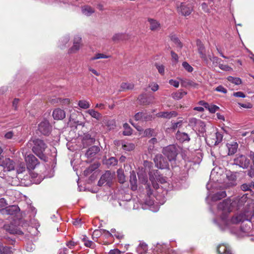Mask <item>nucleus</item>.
I'll use <instances>...</instances> for the list:
<instances>
[{"label":"nucleus","instance_id":"f257e3e1","mask_svg":"<svg viewBox=\"0 0 254 254\" xmlns=\"http://www.w3.org/2000/svg\"><path fill=\"white\" fill-rule=\"evenodd\" d=\"M218 223L228 226L245 220L249 221L254 215V201L245 194L232 201L228 198L218 205Z\"/></svg>","mask_w":254,"mask_h":254},{"label":"nucleus","instance_id":"f03ea898","mask_svg":"<svg viewBox=\"0 0 254 254\" xmlns=\"http://www.w3.org/2000/svg\"><path fill=\"white\" fill-rule=\"evenodd\" d=\"M27 145L30 147L32 146L33 152L41 159H45V156L44 154V152L47 148V145L42 140L35 139L30 140Z\"/></svg>","mask_w":254,"mask_h":254},{"label":"nucleus","instance_id":"7ed1b4c3","mask_svg":"<svg viewBox=\"0 0 254 254\" xmlns=\"http://www.w3.org/2000/svg\"><path fill=\"white\" fill-rule=\"evenodd\" d=\"M163 154L171 161L174 160L177 155V148L174 145H169L163 150Z\"/></svg>","mask_w":254,"mask_h":254},{"label":"nucleus","instance_id":"20e7f679","mask_svg":"<svg viewBox=\"0 0 254 254\" xmlns=\"http://www.w3.org/2000/svg\"><path fill=\"white\" fill-rule=\"evenodd\" d=\"M23 154H24L25 160L27 163V168L29 170H33L35 168L36 165L38 164L37 159L32 154H27L24 153V149L22 152Z\"/></svg>","mask_w":254,"mask_h":254},{"label":"nucleus","instance_id":"39448f33","mask_svg":"<svg viewBox=\"0 0 254 254\" xmlns=\"http://www.w3.org/2000/svg\"><path fill=\"white\" fill-rule=\"evenodd\" d=\"M0 166L3 168L4 171L14 170L15 167L14 162L9 158H0Z\"/></svg>","mask_w":254,"mask_h":254},{"label":"nucleus","instance_id":"423d86ee","mask_svg":"<svg viewBox=\"0 0 254 254\" xmlns=\"http://www.w3.org/2000/svg\"><path fill=\"white\" fill-rule=\"evenodd\" d=\"M114 178V175L110 171H106L100 178L98 182L99 186L108 185L110 186Z\"/></svg>","mask_w":254,"mask_h":254},{"label":"nucleus","instance_id":"0eeeda50","mask_svg":"<svg viewBox=\"0 0 254 254\" xmlns=\"http://www.w3.org/2000/svg\"><path fill=\"white\" fill-rule=\"evenodd\" d=\"M234 164L244 169L247 168L250 165V160L245 156L239 155L234 159Z\"/></svg>","mask_w":254,"mask_h":254},{"label":"nucleus","instance_id":"6e6552de","mask_svg":"<svg viewBox=\"0 0 254 254\" xmlns=\"http://www.w3.org/2000/svg\"><path fill=\"white\" fill-rule=\"evenodd\" d=\"M177 11L184 16L189 15L192 11V7L190 5H186L184 3L177 4Z\"/></svg>","mask_w":254,"mask_h":254},{"label":"nucleus","instance_id":"1a4fd4ad","mask_svg":"<svg viewBox=\"0 0 254 254\" xmlns=\"http://www.w3.org/2000/svg\"><path fill=\"white\" fill-rule=\"evenodd\" d=\"M155 178L153 176H150V181L151 182L152 187L154 189L157 190L159 188L158 184L156 182L155 179L160 184H163L167 183L166 178L158 175L157 173L155 175Z\"/></svg>","mask_w":254,"mask_h":254},{"label":"nucleus","instance_id":"9d476101","mask_svg":"<svg viewBox=\"0 0 254 254\" xmlns=\"http://www.w3.org/2000/svg\"><path fill=\"white\" fill-rule=\"evenodd\" d=\"M39 131L44 135H48L51 131V126L47 120H44L41 122L38 126Z\"/></svg>","mask_w":254,"mask_h":254},{"label":"nucleus","instance_id":"9b49d317","mask_svg":"<svg viewBox=\"0 0 254 254\" xmlns=\"http://www.w3.org/2000/svg\"><path fill=\"white\" fill-rule=\"evenodd\" d=\"M81 46V38L78 36H75L73 40V45L72 47L69 49V53H76L80 49Z\"/></svg>","mask_w":254,"mask_h":254},{"label":"nucleus","instance_id":"f8f14e48","mask_svg":"<svg viewBox=\"0 0 254 254\" xmlns=\"http://www.w3.org/2000/svg\"><path fill=\"white\" fill-rule=\"evenodd\" d=\"M156 165L158 168L164 169L168 167V164L161 155H157L154 159Z\"/></svg>","mask_w":254,"mask_h":254},{"label":"nucleus","instance_id":"ddd939ff","mask_svg":"<svg viewBox=\"0 0 254 254\" xmlns=\"http://www.w3.org/2000/svg\"><path fill=\"white\" fill-rule=\"evenodd\" d=\"M53 117L56 120H63L65 117V113L63 110L57 108L53 111Z\"/></svg>","mask_w":254,"mask_h":254},{"label":"nucleus","instance_id":"4468645a","mask_svg":"<svg viewBox=\"0 0 254 254\" xmlns=\"http://www.w3.org/2000/svg\"><path fill=\"white\" fill-rule=\"evenodd\" d=\"M177 115V112L175 111L161 112L157 114V117L169 119L176 117Z\"/></svg>","mask_w":254,"mask_h":254},{"label":"nucleus","instance_id":"2eb2a0df","mask_svg":"<svg viewBox=\"0 0 254 254\" xmlns=\"http://www.w3.org/2000/svg\"><path fill=\"white\" fill-rule=\"evenodd\" d=\"M82 13L87 16H89L95 12V9L88 5H85L81 7Z\"/></svg>","mask_w":254,"mask_h":254},{"label":"nucleus","instance_id":"dca6fc26","mask_svg":"<svg viewBox=\"0 0 254 254\" xmlns=\"http://www.w3.org/2000/svg\"><path fill=\"white\" fill-rule=\"evenodd\" d=\"M148 22L150 24V29L152 31L158 30L160 27V24L158 21L152 18H148Z\"/></svg>","mask_w":254,"mask_h":254},{"label":"nucleus","instance_id":"f3484780","mask_svg":"<svg viewBox=\"0 0 254 254\" xmlns=\"http://www.w3.org/2000/svg\"><path fill=\"white\" fill-rule=\"evenodd\" d=\"M181 84L182 86L188 87H196L198 84L193 81L188 79H180Z\"/></svg>","mask_w":254,"mask_h":254},{"label":"nucleus","instance_id":"a211bd4d","mask_svg":"<svg viewBox=\"0 0 254 254\" xmlns=\"http://www.w3.org/2000/svg\"><path fill=\"white\" fill-rule=\"evenodd\" d=\"M217 252L220 254H232L230 247L224 244L217 247Z\"/></svg>","mask_w":254,"mask_h":254},{"label":"nucleus","instance_id":"6ab92c4d","mask_svg":"<svg viewBox=\"0 0 254 254\" xmlns=\"http://www.w3.org/2000/svg\"><path fill=\"white\" fill-rule=\"evenodd\" d=\"M197 46L198 47V51L200 56V57L204 60H206V56L205 53V48L201 42L197 40L196 42Z\"/></svg>","mask_w":254,"mask_h":254},{"label":"nucleus","instance_id":"aec40b11","mask_svg":"<svg viewBox=\"0 0 254 254\" xmlns=\"http://www.w3.org/2000/svg\"><path fill=\"white\" fill-rule=\"evenodd\" d=\"M176 137L181 142L189 141L190 140V138L187 133L179 131L176 134Z\"/></svg>","mask_w":254,"mask_h":254},{"label":"nucleus","instance_id":"412c9836","mask_svg":"<svg viewBox=\"0 0 254 254\" xmlns=\"http://www.w3.org/2000/svg\"><path fill=\"white\" fill-rule=\"evenodd\" d=\"M129 182L131 190H136L137 188V179L135 173L133 171L130 174Z\"/></svg>","mask_w":254,"mask_h":254},{"label":"nucleus","instance_id":"4be33fe9","mask_svg":"<svg viewBox=\"0 0 254 254\" xmlns=\"http://www.w3.org/2000/svg\"><path fill=\"white\" fill-rule=\"evenodd\" d=\"M100 151V148L97 146H93L89 148L86 152L87 157H92Z\"/></svg>","mask_w":254,"mask_h":254},{"label":"nucleus","instance_id":"5701e85b","mask_svg":"<svg viewBox=\"0 0 254 254\" xmlns=\"http://www.w3.org/2000/svg\"><path fill=\"white\" fill-rule=\"evenodd\" d=\"M4 229L9 232L10 234L21 235L23 234L21 231L18 230L17 228H15L13 225L10 226L8 225H5Z\"/></svg>","mask_w":254,"mask_h":254},{"label":"nucleus","instance_id":"b1692460","mask_svg":"<svg viewBox=\"0 0 254 254\" xmlns=\"http://www.w3.org/2000/svg\"><path fill=\"white\" fill-rule=\"evenodd\" d=\"M228 154L231 155L234 154L237 150L238 145L236 142H233L231 144H228Z\"/></svg>","mask_w":254,"mask_h":254},{"label":"nucleus","instance_id":"393cba45","mask_svg":"<svg viewBox=\"0 0 254 254\" xmlns=\"http://www.w3.org/2000/svg\"><path fill=\"white\" fill-rule=\"evenodd\" d=\"M148 249L147 245L144 243H140L136 249L138 254H144Z\"/></svg>","mask_w":254,"mask_h":254},{"label":"nucleus","instance_id":"a878e982","mask_svg":"<svg viewBox=\"0 0 254 254\" xmlns=\"http://www.w3.org/2000/svg\"><path fill=\"white\" fill-rule=\"evenodd\" d=\"M226 196V193L225 191L218 192L212 196V200L213 201H217Z\"/></svg>","mask_w":254,"mask_h":254},{"label":"nucleus","instance_id":"bb28decb","mask_svg":"<svg viewBox=\"0 0 254 254\" xmlns=\"http://www.w3.org/2000/svg\"><path fill=\"white\" fill-rule=\"evenodd\" d=\"M86 112L89 114L92 118H94L98 120L101 118L102 116L101 114L93 109L88 110Z\"/></svg>","mask_w":254,"mask_h":254},{"label":"nucleus","instance_id":"cd10ccee","mask_svg":"<svg viewBox=\"0 0 254 254\" xmlns=\"http://www.w3.org/2000/svg\"><path fill=\"white\" fill-rule=\"evenodd\" d=\"M134 84L132 83L123 82L121 84V88L122 91L132 89L134 88Z\"/></svg>","mask_w":254,"mask_h":254},{"label":"nucleus","instance_id":"c85d7f7f","mask_svg":"<svg viewBox=\"0 0 254 254\" xmlns=\"http://www.w3.org/2000/svg\"><path fill=\"white\" fill-rule=\"evenodd\" d=\"M186 94L187 92L186 91L181 90L175 93H173L172 94V97L176 100H179L182 98Z\"/></svg>","mask_w":254,"mask_h":254},{"label":"nucleus","instance_id":"c756f323","mask_svg":"<svg viewBox=\"0 0 254 254\" xmlns=\"http://www.w3.org/2000/svg\"><path fill=\"white\" fill-rule=\"evenodd\" d=\"M240 230L243 233H248L251 230V222H248L246 223H243L241 226Z\"/></svg>","mask_w":254,"mask_h":254},{"label":"nucleus","instance_id":"7c9ffc66","mask_svg":"<svg viewBox=\"0 0 254 254\" xmlns=\"http://www.w3.org/2000/svg\"><path fill=\"white\" fill-rule=\"evenodd\" d=\"M117 175L119 182L121 184L124 183L126 181L124 171L122 169H119L117 171Z\"/></svg>","mask_w":254,"mask_h":254},{"label":"nucleus","instance_id":"2f4dec72","mask_svg":"<svg viewBox=\"0 0 254 254\" xmlns=\"http://www.w3.org/2000/svg\"><path fill=\"white\" fill-rule=\"evenodd\" d=\"M110 57V56L106 55L105 54H104L103 53H97L94 55V56H93L90 60L91 61H94L100 59H108Z\"/></svg>","mask_w":254,"mask_h":254},{"label":"nucleus","instance_id":"473e14b6","mask_svg":"<svg viewBox=\"0 0 254 254\" xmlns=\"http://www.w3.org/2000/svg\"><path fill=\"white\" fill-rule=\"evenodd\" d=\"M134 144L130 142L122 144V148L126 151H129L132 150L134 148Z\"/></svg>","mask_w":254,"mask_h":254},{"label":"nucleus","instance_id":"72a5a7b5","mask_svg":"<svg viewBox=\"0 0 254 254\" xmlns=\"http://www.w3.org/2000/svg\"><path fill=\"white\" fill-rule=\"evenodd\" d=\"M78 106L82 109H87L90 107V103L85 100H81L78 101Z\"/></svg>","mask_w":254,"mask_h":254},{"label":"nucleus","instance_id":"f704fd0d","mask_svg":"<svg viewBox=\"0 0 254 254\" xmlns=\"http://www.w3.org/2000/svg\"><path fill=\"white\" fill-rule=\"evenodd\" d=\"M82 241L86 247L91 248H93L94 247L95 244L93 242L88 240L86 237L84 236L82 239Z\"/></svg>","mask_w":254,"mask_h":254},{"label":"nucleus","instance_id":"c9c22d12","mask_svg":"<svg viewBox=\"0 0 254 254\" xmlns=\"http://www.w3.org/2000/svg\"><path fill=\"white\" fill-rule=\"evenodd\" d=\"M227 79L228 81L235 84L236 85H239L242 83L241 79L238 77L229 76Z\"/></svg>","mask_w":254,"mask_h":254},{"label":"nucleus","instance_id":"e433bc0d","mask_svg":"<svg viewBox=\"0 0 254 254\" xmlns=\"http://www.w3.org/2000/svg\"><path fill=\"white\" fill-rule=\"evenodd\" d=\"M123 127L125 129L123 134L125 135H129L131 134V129L127 124H124Z\"/></svg>","mask_w":254,"mask_h":254},{"label":"nucleus","instance_id":"4c0bfd02","mask_svg":"<svg viewBox=\"0 0 254 254\" xmlns=\"http://www.w3.org/2000/svg\"><path fill=\"white\" fill-rule=\"evenodd\" d=\"M124 38V35L123 34L121 33H117L115 34L113 37H112V40L114 42H118L121 40H123Z\"/></svg>","mask_w":254,"mask_h":254},{"label":"nucleus","instance_id":"58836bf2","mask_svg":"<svg viewBox=\"0 0 254 254\" xmlns=\"http://www.w3.org/2000/svg\"><path fill=\"white\" fill-rule=\"evenodd\" d=\"M25 170V164L23 162H20L17 167V173H22Z\"/></svg>","mask_w":254,"mask_h":254},{"label":"nucleus","instance_id":"ea45409f","mask_svg":"<svg viewBox=\"0 0 254 254\" xmlns=\"http://www.w3.org/2000/svg\"><path fill=\"white\" fill-rule=\"evenodd\" d=\"M182 66L186 70L189 72H192L193 70V67L186 62H184L183 63Z\"/></svg>","mask_w":254,"mask_h":254},{"label":"nucleus","instance_id":"a19ab883","mask_svg":"<svg viewBox=\"0 0 254 254\" xmlns=\"http://www.w3.org/2000/svg\"><path fill=\"white\" fill-rule=\"evenodd\" d=\"M148 87L150 88L151 90L153 92H155L157 91L159 89V85L157 83L155 82H150L149 85Z\"/></svg>","mask_w":254,"mask_h":254},{"label":"nucleus","instance_id":"79ce46f5","mask_svg":"<svg viewBox=\"0 0 254 254\" xmlns=\"http://www.w3.org/2000/svg\"><path fill=\"white\" fill-rule=\"evenodd\" d=\"M171 40L173 42V43L175 44V45L179 48L182 47L181 43L177 37L175 36H172Z\"/></svg>","mask_w":254,"mask_h":254},{"label":"nucleus","instance_id":"37998d69","mask_svg":"<svg viewBox=\"0 0 254 254\" xmlns=\"http://www.w3.org/2000/svg\"><path fill=\"white\" fill-rule=\"evenodd\" d=\"M215 136L216 140L215 142V144L216 145L219 143L222 140L223 135L220 132H217L215 133Z\"/></svg>","mask_w":254,"mask_h":254},{"label":"nucleus","instance_id":"c03bdc74","mask_svg":"<svg viewBox=\"0 0 254 254\" xmlns=\"http://www.w3.org/2000/svg\"><path fill=\"white\" fill-rule=\"evenodd\" d=\"M219 67L221 69L224 70V71H232V68L226 64H220L219 63Z\"/></svg>","mask_w":254,"mask_h":254},{"label":"nucleus","instance_id":"a18cd8bd","mask_svg":"<svg viewBox=\"0 0 254 254\" xmlns=\"http://www.w3.org/2000/svg\"><path fill=\"white\" fill-rule=\"evenodd\" d=\"M152 119V116L146 113H143V116L142 117V121H150Z\"/></svg>","mask_w":254,"mask_h":254},{"label":"nucleus","instance_id":"49530a36","mask_svg":"<svg viewBox=\"0 0 254 254\" xmlns=\"http://www.w3.org/2000/svg\"><path fill=\"white\" fill-rule=\"evenodd\" d=\"M156 67L158 69V72L162 75L164 74L165 67L162 64H156Z\"/></svg>","mask_w":254,"mask_h":254},{"label":"nucleus","instance_id":"de8ad7c7","mask_svg":"<svg viewBox=\"0 0 254 254\" xmlns=\"http://www.w3.org/2000/svg\"><path fill=\"white\" fill-rule=\"evenodd\" d=\"M118 163L117 160L115 157H111L108 160V164L110 165L115 166Z\"/></svg>","mask_w":254,"mask_h":254},{"label":"nucleus","instance_id":"09e8293b","mask_svg":"<svg viewBox=\"0 0 254 254\" xmlns=\"http://www.w3.org/2000/svg\"><path fill=\"white\" fill-rule=\"evenodd\" d=\"M144 135L146 136H151L153 135L154 130L151 128H147L144 131Z\"/></svg>","mask_w":254,"mask_h":254},{"label":"nucleus","instance_id":"8fccbe9b","mask_svg":"<svg viewBox=\"0 0 254 254\" xmlns=\"http://www.w3.org/2000/svg\"><path fill=\"white\" fill-rule=\"evenodd\" d=\"M248 175L251 178L254 177V165H252L250 167V169L248 171Z\"/></svg>","mask_w":254,"mask_h":254},{"label":"nucleus","instance_id":"3c124183","mask_svg":"<svg viewBox=\"0 0 254 254\" xmlns=\"http://www.w3.org/2000/svg\"><path fill=\"white\" fill-rule=\"evenodd\" d=\"M169 83L170 85L174 86L175 87L178 88L179 86V82L177 80L170 79L169 81Z\"/></svg>","mask_w":254,"mask_h":254},{"label":"nucleus","instance_id":"603ef678","mask_svg":"<svg viewBox=\"0 0 254 254\" xmlns=\"http://www.w3.org/2000/svg\"><path fill=\"white\" fill-rule=\"evenodd\" d=\"M219 109V107L216 105H211L209 108V111L211 113H214Z\"/></svg>","mask_w":254,"mask_h":254},{"label":"nucleus","instance_id":"864d4df0","mask_svg":"<svg viewBox=\"0 0 254 254\" xmlns=\"http://www.w3.org/2000/svg\"><path fill=\"white\" fill-rule=\"evenodd\" d=\"M215 90L218 92H222L223 93H227V89L221 85H220V86L217 87L215 89Z\"/></svg>","mask_w":254,"mask_h":254},{"label":"nucleus","instance_id":"5fc2aeb1","mask_svg":"<svg viewBox=\"0 0 254 254\" xmlns=\"http://www.w3.org/2000/svg\"><path fill=\"white\" fill-rule=\"evenodd\" d=\"M143 116V112H139L135 114L134 118L136 121H142Z\"/></svg>","mask_w":254,"mask_h":254},{"label":"nucleus","instance_id":"6e6d98bb","mask_svg":"<svg viewBox=\"0 0 254 254\" xmlns=\"http://www.w3.org/2000/svg\"><path fill=\"white\" fill-rule=\"evenodd\" d=\"M210 61L214 64H219L220 63V59L216 57H209Z\"/></svg>","mask_w":254,"mask_h":254},{"label":"nucleus","instance_id":"4d7b16f0","mask_svg":"<svg viewBox=\"0 0 254 254\" xmlns=\"http://www.w3.org/2000/svg\"><path fill=\"white\" fill-rule=\"evenodd\" d=\"M19 103V99L17 98H15L12 102V108L14 110H17L18 108V104Z\"/></svg>","mask_w":254,"mask_h":254},{"label":"nucleus","instance_id":"13d9d810","mask_svg":"<svg viewBox=\"0 0 254 254\" xmlns=\"http://www.w3.org/2000/svg\"><path fill=\"white\" fill-rule=\"evenodd\" d=\"M0 254H11V253L9 248L6 247L2 248Z\"/></svg>","mask_w":254,"mask_h":254},{"label":"nucleus","instance_id":"bf43d9fd","mask_svg":"<svg viewBox=\"0 0 254 254\" xmlns=\"http://www.w3.org/2000/svg\"><path fill=\"white\" fill-rule=\"evenodd\" d=\"M233 96L237 97L245 98L246 97L244 93L242 92L239 91L237 92H234Z\"/></svg>","mask_w":254,"mask_h":254},{"label":"nucleus","instance_id":"052dcab7","mask_svg":"<svg viewBox=\"0 0 254 254\" xmlns=\"http://www.w3.org/2000/svg\"><path fill=\"white\" fill-rule=\"evenodd\" d=\"M241 188L242 190H243V191H247V190H251L250 188V185H249V184H243L241 186Z\"/></svg>","mask_w":254,"mask_h":254},{"label":"nucleus","instance_id":"680f3d73","mask_svg":"<svg viewBox=\"0 0 254 254\" xmlns=\"http://www.w3.org/2000/svg\"><path fill=\"white\" fill-rule=\"evenodd\" d=\"M171 54L172 59L174 60L176 63H177L178 62L179 59L178 55L173 51H171Z\"/></svg>","mask_w":254,"mask_h":254},{"label":"nucleus","instance_id":"e2e57ef3","mask_svg":"<svg viewBox=\"0 0 254 254\" xmlns=\"http://www.w3.org/2000/svg\"><path fill=\"white\" fill-rule=\"evenodd\" d=\"M182 124V121H180L179 122L172 124V127L175 129L177 128V127L181 126Z\"/></svg>","mask_w":254,"mask_h":254},{"label":"nucleus","instance_id":"0e129e2a","mask_svg":"<svg viewBox=\"0 0 254 254\" xmlns=\"http://www.w3.org/2000/svg\"><path fill=\"white\" fill-rule=\"evenodd\" d=\"M7 205V203L4 198H0V208L4 207Z\"/></svg>","mask_w":254,"mask_h":254},{"label":"nucleus","instance_id":"69168bd1","mask_svg":"<svg viewBox=\"0 0 254 254\" xmlns=\"http://www.w3.org/2000/svg\"><path fill=\"white\" fill-rule=\"evenodd\" d=\"M13 136V133L12 131H8L4 135V137L6 139H11Z\"/></svg>","mask_w":254,"mask_h":254},{"label":"nucleus","instance_id":"338daca9","mask_svg":"<svg viewBox=\"0 0 254 254\" xmlns=\"http://www.w3.org/2000/svg\"><path fill=\"white\" fill-rule=\"evenodd\" d=\"M76 245V243H74L72 241H69L67 243L66 246L69 248V249H73L75 245Z\"/></svg>","mask_w":254,"mask_h":254},{"label":"nucleus","instance_id":"774afa93","mask_svg":"<svg viewBox=\"0 0 254 254\" xmlns=\"http://www.w3.org/2000/svg\"><path fill=\"white\" fill-rule=\"evenodd\" d=\"M109 254H120V251L118 249L110 250Z\"/></svg>","mask_w":254,"mask_h":254}]
</instances>
